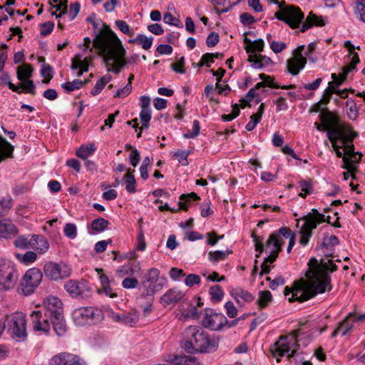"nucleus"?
Instances as JSON below:
<instances>
[{
    "label": "nucleus",
    "mask_w": 365,
    "mask_h": 365,
    "mask_svg": "<svg viewBox=\"0 0 365 365\" xmlns=\"http://www.w3.org/2000/svg\"><path fill=\"white\" fill-rule=\"evenodd\" d=\"M4 322L11 338L17 341H23L27 337L26 315L22 312H15L6 316Z\"/></svg>",
    "instance_id": "nucleus-6"
},
{
    "label": "nucleus",
    "mask_w": 365,
    "mask_h": 365,
    "mask_svg": "<svg viewBox=\"0 0 365 365\" xmlns=\"http://www.w3.org/2000/svg\"><path fill=\"white\" fill-rule=\"evenodd\" d=\"M67 4L68 0H61L58 3H57L56 5H52V8L56 9V11H60L59 14H56V11H52L51 15L56 16V18H60L62 16L67 14Z\"/></svg>",
    "instance_id": "nucleus-50"
},
{
    "label": "nucleus",
    "mask_w": 365,
    "mask_h": 365,
    "mask_svg": "<svg viewBox=\"0 0 365 365\" xmlns=\"http://www.w3.org/2000/svg\"><path fill=\"white\" fill-rule=\"evenodd\" d=\"M291 230L287 227H282L273 232L268 237L266 245L268 248H274L282 251L285 240L290 236Z\"/></svg>",
    "instance_id": "nucleus-17"
},
{
    "label": "nucleus",
    "mask_w": 365,
    "mask_h": 365,
    "mask_svg": "<svg viewBox=\"0 0 365 365\" xmlns=\"http://www.w3.org/2000/svg\"><path fill=\"white\" fill-rule=\"evenodd\" d=\"M320 118L327 129V138L335 151L343 148V144L352 142L358 135L349 125L340 124L338 118L329 111L322 112Z\"/></svg>",
    "instance_id": "nucleus-4"
},
{
    "label": "nucleus",
    "mask_w": 365,
    "mask_h": 365,
    "mask_svg": "<svg viewBox=\"0 0 365 365\" xmlns=\"http://www.w3.org/2000/svg\"><path fill=\"white\" fill-rule=\"evenodd\" d=\"M190 154V151L178 150L174 153L173 156L177 158L179 163H180L182 165L187 166L189 165L187 157Z\"/></svg>",
    "instance_id": "nucleus-52"
},
{
    "label": "nucleus",
    "mask_w": 365,
    "mask_h": 365,
    "mask_svg": "<svg viewBox=\"0 0 365 365\" xmlns=\"http://www.w3.org/2000/svg\"><path fill=\"white\" fill-rule=\"evenodd\" d=\"M198 200H200V197L195 192H192L188 194H182L180 197V208L183 210H187V207L185 205V202L190 201H197Z\"/></svg>",
    "instance_id": "nucleus-45"
},
{
    "label": "nucleus",
    "mask_w": 365,
    "mask_h": 365,
    "mask_svg": "<svg viewBox=\"0 0 365 365\" xmlns=\"http://www.w3.org/2000/svg\"><path fill=\"white\" fill-rule=\"evenodd\" d=\"M279 11L274 14L275 18L287 24L291 28H298L304 19V14L299 7L295 6H286L285 1L277 3Z\"/></svg>",
    "instance_id": "nucleus-7"
},
{
    "label": "nucleus",
    "mask_w": 365,
    "mask_h": 365,
    "mask_svg": "<svg viewBox=\"0 0 365 365\" xmlns=\"http://www.w3.org/2000/svg\"><path fill=\"white\" fill-rule=\"evenodd\" d=\"M140 270V262H128L118 267L116 274L118 277L123 278L126 276H133Z\"/></svg>",
    "instance_id": "nucleus-22"
},
{
    "label": "nucleus",
    "mask_w": 365,
    "mask_h": 365,
    "mask_svg": "<svg viewBox=\"0 0 365 365\" xmlns=\"http://www.w3.org/2000/svg\"><path fill=\"white\" fill-rule=\"evenodd\" d=\"M361 158V155L358 152H355L348 156H344L343 158L344 165L342 168L347 170L349 173H351L352 178H354V173L356 170V168L353 164L359 163Z\"/></svg>",
    "instance_id": "nucleus-26"
},
{
    "label": "nucleus",
    "mask_w": 365,
    "mask_h": 365,
    "mask_svg": "<svg viewBox=\"0 0 365 365\" xmlns=\"http://www.w3.org/2000/svg\"><path fill=\"white\" fill-rule=\"evenodd\" d=\"M49 365H86V362L78 355L69 352H61L52 356Z\"/></svg>",
    "instance_id": "nucleus-16"
},
{
    "label": "nucleus",
    "mask_w": 365,
    "mask_h": 365,
    "mask_svg": "<svg viewBox=\"0 0 365 365\" xmlns=\"http://www.w3.org/2000/svg\"><path fill=\"white\" fill-rule=\"evenodd\" d=\"M298 339L297 336L287 335L281 336L279 339L270 347V351L273 357L276 358L277 361H280V357H292L297 352Z\"/></svg>",
    "instance_id": "nucleus-5"
},
{
    "label": "nucleus",
    "mask_w": 365,
    "mask_h": 365,
    "mask_svg": "<svg viewBox=\"0 0 365 365\" xmlns=\"http://www.w3.org/2000/svg\"><path fill=\"white\" fill-rule=\"evenodd\" d=\"M97 150L94 143H87L81 145L76 150V155L83 159L86 160L88 157L91 156Z\"/></svg>",
    "instance_id": "nucleus-34"
},
{
    "label": "nucleus",
    "mask_w": 365,
    "mask_h": 365,
    "mask_svg": "<svg viewBox=\"0 0 365 365\" xmlns=\"http://www.w3.org/2000/svg\"><path fill=\"white\" fill-rule=\"evenodd\" d=\"M54 23L53 21H46L41 24L40 34L41 36L49 35L53 30Z\"/></svg>",
    "instance_id": "nucleus-60"
},
{
    "label": "nucleus",
    "mask_w": 365,
    "mask_h": 365,
    "mask_svg": "<svg viewBox=\"0 0 365 365\" xmlns=\"http://www.w3.org/2000/svg\"><path fill=\"white\" fill-rule=\"evenodd\" d=\"M259 77L263 81L262 82L265 83V86H268L272 88L288 90L293 89L296 87L294 84L280 86L278 83L274 82L270 76H266L264 73H260Z\"/></svg>",
    "instance_id": "nucleus-35"
},
{
    "label": "nucleus",
    "mask_w": 365,
    "mask_h": 365,
    "mask_svg": "<svg viewBox=\"0 0 365 365\" xmlns=\"http://www.w3.org/2000/svg\"><path fill=\"white\" fill-rule=\"evenodd\" d=\"M93 47L99 50L108 66V72L118 74L120 69L127 64L124 58L125 50L116 34L108 26L104 25L103 29L96 36Z\"/></svg>",
    "instance_id": "nucleus-2"
},
{
    "label": "nucleus",
    "mask_w": 365,
    "mask_h": 365,
    "mask_svg": "<svg viewBox=\"0 0 365 365\" xmlns=\"http://www.w3.org/2000/svg\"><path fill=\"white\" fill-rule=\"evenodd\" d=\"M41 310L44 312V315L51 318L63 314V303L58 297L49 296L43 299Z\"/></svg>",
    "instance_id": "nucleus-19"
},
{
    "label": "nucleus",
    "mask_w": 365,
    "mask_h": 365,
    "mask_svg": "<svg viewBox=\"0 0 365 365\" xmlns=\"http://www.w3.org/2000/svg\"><path fill=\"white\" fill-rule=\"evenodd\" d=\"M125 190L128 192L133 194L136 192V181L133 173H127L124 175Z\"/></svg>",
    "instance_id": "nucleus-41"
},
{
    "label": "nucleus",
    "mask_w": 365,
    "mask_h": 365,
    "mask_svg": "<svg viewBox=\"0 0 365 365\" xmlns=\"http://www.w3.org/2000/svg\"><path fill=\"white\" fill-rule=\"evenodd\" d=\"M33 329L35 331L48 334L51 329L49 317L44 315L41 309L32 311L29 315Z\"/></svg>",
    "instance_id": "nucleus-15"
},
{
    "label": "nucleus",
    "mask_w": 365,
    "mask_h": 365,
    "mask_svg": "<svg viewBox=\"0 0 365 365\" xmlns=\"http://www.w3.org/2000/svg\"><path fill=\"white\" fill-rule=\"evenodd\" d=\"M16 257L23 264L29 265L36 260L37 255L33 251H27L24 255L16 254Z\"/></svg>",
    "instance_id": "nucleus-40"
},
{
    "label": "nucleus",
    "mask_w": 365,
    "mask_h": 365,
    "mask_svg": "<svg viewBox=\"0 0 365 365\" xmlns=\"http://www.w3.org/2000/svg\"><path fill=\"white\" fill-rule=\"evenodd\" d=\"M184 296L181 290L177 288L170 289L161 297L160 303L165 307L176 304L182 301Z\"/></svg>",
    "instance_id": "nucleus-21"
},
{
    "label": "nucleus",
    "mask_w": 365,
    "mask_h": 365,
    "mask_svg": "<svg viewBox=\"0 0 365 365\" xmlns=\"http://www.w3.org/2000/svg\"><path fill=\"white\" fill-rule=\"evenodd\" d=\"M112 79V76L109 74L105 75L101 77L96 83L94 88L91 91V95L97 96L104 88L106 85Z\"/></svg>",
    "instance_id": "nucleus-39"
},
{
    "label": "nucleus",
    "mask_w": 365,
    "mask_h": 365,
    "mask_svg": "<svg viewBox=\"0 0 365 365\" xmlns=\"http://www.w3.org/2000/svg\"><path fill=\"white\" fill-rule=\"evenodd\" d=\"M19 273L16 268L11 264H0V291H9L17 284Z\"/></svg>",
    "instance_id": "nucleus-12"
},
{
    "label": "nucleus",
    "mask_w": 365,
    "mask_h": 365,
    "mask_svg": "<svg viewBox=\"0 0 365 365\" xmlns=\"http://www.w3.org/2000/svg\"><path fill=\"white\" fill-rule=\"evenodd\" d=\"M304 49V45L298 46L294 51V56L287 60V71L293 76L297 75L307 64V58L302 55Z\"/></svg>",
    "instance_id": "nucleus-14"
},
{
    "label": "nucleus",
    "mask_w": 365,
    "mask_h": 365,
    "mask_svg": "<svg viewBox=\"0 0 365 365\" xmlns=\"http://www.w3.org/2000/svg\"><path fill=\"white\" fill-rule=\"evenodd\" d=\"M171 68L178 73H185V57L181 56L180 59L173 64H171Z\"/></svg>",
    "instance_id": "nucleus-61"
},
{
    "label": "nucleus",
    "mask_w": 365,
    "mask_h": 365,
    "mask_svg": "<svg viewBox=\"0 0 365 365\" xmlns=\"http://www.w3.org/2000/svg\"><path fill=\"white\" fill-rule=\"evenodd\" d=\"M31 237L30 239L25 235L19 236L14 241V244L19 249L26 250L31 248Z\"/></svg>",
    "instance_id": "nucleus-49"
},
{
    "label": "nucleus",
    "mask_w": 365,
    "mask_h": 365,
    "mask_svg": "<svg viewBox=\"0 0 365 365\" xmlns=\"http://www.w3.org/2000/svg\"><path fill=\"white\" fill-rule=\"evenodd\" d=\"M115 322L123 323L129 327H133L139 320V316L137 313L126 312L121 314L113 315Z\"/></svg>",
    "instance_id": "nucleus-29"
},
{
    "label": "nucleus",
    "mask_w": 365,
    "mask_h": 365,
    "mask_svg": "<svg viewBox=\"0 0 365 365\" xmlns=\"http://www.w3.org/2000/svg\"><path fill=\"white\" fill-rule=\"evenodd\" d=\"M264 46V42L262 38L253 41L252 45H246L245 49L247 53L256 54V51H262Z\"/></svg>",
    "instance_id": "nucleus-44"
},
{
    "label": "nucleus",
    "mask_w": 365,
    "mask_h": 365,
    "mask_svg": "<svg viewBox=\"0 0 365 365\" xmlns=\"http://www.w3.org/2000/svg\"><path fill=\"white\" fill-rule=\"evenodd\" d=\"M140 118L142 123V127L148 128L149 126V122L151 119V109L141 108Z\"/></svg>",
    "instance_id": "nucleus-53"
},
{
    "label": "nucleus",
    "mask_w": 365,
    "mask_h": 365,
    "mask_svg": "<svg viewBox=\"0 0 365 365\" xmlns=\"http://www.w3.org/2000/svg\"><path fill=\"white\" fill-rule=\"evenodd\" d=\"M0 81L1 83L8 85L9 88L14 92L21 93L19 86H15L11 82L10 76L7 73H4L0 76Z\"/></svg>",
    "instance_id": "nucleus-57"
},
{
    "label": "nucleus",
    "mask_w": 365,
    "mask_h": 365,
    "mask_svg": "<svg viewBox=\"0 0 365 365\" xmlns=\"http://www.w3.org/2000/svg\"><path fill=\"white\" fill-rule=\"evenodd\" d=\"M339 243V240L336 235H331L330 237H326L323 240L322 246L332 248Z\"/></svg>",
    "instance_id": "nucleus-63"
},
{
    "label": "nucleus",
    "mask_w": 365,
    "mask_h": 365,
    "mask_svg": "<svg viewBox=\"0 0 365 365\" xmlns=\"http://www.w3.org/2000/svg\"><path fill=\"white\" fill-rule=\"evenodd\" d=\"M356 13L359 14V19L365 23V0L357 2Z\"/></svg>",
    "instance_id": "nucleus-64"
},
{
    "label": "nucleus",
    "mask_w": 365,
    "mask_h": 365,
    "mask_svg": "<svg viewBox=\"0 0 365 365\" xmlns=\"http://www.w3.org/2000/svg\"><path fill=\"white\" fill-rule=\"evenodd\" d=\"M312 262H314L316 265L307 272V280L300 287L290 289L289 287H286L284 288V294L288 297L289 302H303L314 297L318 294H322L331 289V277L327 271L333 272L337 269V266L331 260H329L328 264H323L321 267L317 264V261L315 259H311L309 264Z\"/></svg>",
    "instance_id": "nucleus-1"
},
{
    "label": "nucleus",
    "mask_w": 365,
    "mask_h": 365,
    "mask_svg": "<svg viewBox=\"0 0 365 365\" xmlns=\"http://www.w3.org/2000/svg\"><path fill=\"white\" fill-rule=\"evenodd\" d=\"M184 334L185 341L182 347L187 353H212L218 348V339L210 336L200 327L190 326Z\"/></svg>",
    "instance_id": "nucleus-3"
},
{
    "label": "nucleus",
    "mask_w": 365,
    "mask_h": 365,
    "mask_svg": "<svg viewBox=\"0 0 365 365\" xmlns=\"http://www.w3.org/2000/svg\"><path fill=\"white\" fill-rule=\"evenodd\" d=\"M42 278L43 274L38 268L33 267L28 269L20 284L22 294L26 296L33 294L42 281Z\"/></svg>",
    "instance_id": "nucleus-11"
},
{
    "label": "nucleus",
    "mask_w": 365,
    "mask_h": 365,
    "mask_svg": "<svg viewBox=\"0 0 365 365\" xmlns=\"http://www.w3.org/2000/svg\"><path fill=\"white\" fill-rule=\"evenodd\" d=\"M323 214L320 213L317 209H312V211L302 218L303 225L299 230L301 237L299 243L302 246H306L310 237L312 236V230L316 229L317 225L324 220Z\"/></svg>",
    "instance_id": "nucleus-8"
},
{
    "label": "nucleus",
    "mask_w": 365,
    "mask_h": 365,
    "mask_svg": "<svg viewBox=\"0 0 365 365\" xmlns=\"http://www.w3.org/2000/svg\"><path fill=\"white\" fill-rule=\"evenodd\" d=\"M230 294L236 302L242 307L252 302L255 299V296L251 292L240 287L233 288L230 291Z\"/></svg>",
    "instance_id": "nucleus-20"
},
{
    "label": "nucleus",
    "mask_w": 365,
    "mask_h": 365,
    "mask_svg": "<svg viewBox=\"0 0 365 365\" xmlns=\"http://www.w3.org/2000/svg\"><path fill=\"white\" fill-rule=\"evenodd\" d=\"M92 59L93 58L91 56L83 58V54L78 53L72 59L71 69L76 70L79 68L87 72Z\"/></svg>",
    "instance_id": "nucleus-28"
},
{
    "label": "nucleus",
    "mask_w": 365,
    "mask_h": 365,
    "mask_svg": "<svg viewBox=\"0 0 365 365\" xmlns=\"http://www.w3.org/2000/svg\"><path fill=\"white\" fill-rule=\"evenodd\" d=\"M86 81L80 79H75L73 81L66 82L61 84V87L68 92H72L75 90L81 88Z\"/></svg>",
    "instance_id": "nucleus-47"
},
{
    "label": "nucleus",
    "mask_w": 365,
    "mask_h": 365,
    "mask_svg": "<svg viewBox=\"0 0 365 365\" xmlns=\"http://www.w3.org/2000/svg\"><path fill=\"white\" fill-rule=\"evenodd\" d=\"M64 289L72 297L87 296L91 291L88 282L85 280H68L64 284Z\"/></svg>",
    "instance_id": "nucleus-18"
},
{
    "label": "nucleus",
    "mask_w": 365,
    "mask_h": 365,
    "mask_svg": "<svg viewBox=\"0 0 365 365\" xmlns=\"http://www.w3.org/2000/svg\"><path fill=\"white\" fill-rule=\"evenodd\" d=\"M18 230L11 220L4 219L0 221V237L9 238L16 235Z\"/></svg>",
    "instance_id": "nucleus-30"
},
{
    "label": "nucleus",
    "mask_w": 365,
    "mask_h": 365,
    "mask_svg": "<svg viewBox=\"0 0 365 365\" xmlns=\"http://www.w3.org/2000/svg\"><path fill=\"white\" fill-rule=\"evenodd\" d=\"M76 325L85 326L100 322L103 319L102 311L93 307H83L75 309L72 313Z\"/></svg>",
    "instance_id": "nucleus-9"
},
{
    "label": "nucleus",
    "mask_w": 365,
    "mask_h": 365,
    "mask_svg": "<svg viewBox=\"0 0 365 365\" xmlns=\"http://www.w3.org/2000/svg\"><path fill=\"white\" fill-rule=\"evenodd\" d=\"M31 248L34 249L40 254H43L48 250L49 244L43 236L34 235L31 236Z\"/></svg>",
    "instance_id": "nucleus-24"
},
{
    "label": "nucleus",
    "mask_w": 365,
    "mask_h": 365,
    "mask_svg": "<svg viewBox=\"0 0 365 365\" xmlns=\"http://www.w3.org/2000/svg\"><path fill=\"white\" fill-rule=\"evenodd\" d=\"M232 253L230 250H217L210 251L208 253V259L212 263L216 264L220 261L225 260Z\"/></svg>",
    "instance_id": "nucleus-36"
},
{
    "label": "nucleus",
    "mask_w": 365,
    "mask_h": 365,
    "mask_svg": "<svg viewBox=\"0 0 365 365\" xmlns=\"http://www.w3.org/2000/svg\"><path fill=\"white\" fill-rule=\"evenodd\" d=\"M115 26L123 34H127L130 36L133 35V32L130 30L129 25L123 20H117L115 22Z\"/></svg>",
    "instance_id": "nucleus-59"
},
{
    "label": "nucleus",
    "mask_w": 365,
    "mask_h": 365,
    "mask_svg": "<svg viewBox=\"0 0 365 365\" xmlns=\"http://www.w3.org/2000/svg\"><path fill=\"white\" fill-rule=\"evenodd\" d=\"M153 37H147L145 35L140 34L135 38L129 39L128 43L139 45L144 50H148L153 45Z\"/></svg>",
    "instance_id": "nucleus-33"
},
{
    "label": "nucleus",
    "mask_w": 365,
    "mask_h": 365,
    "mask_svg": "<svg viewBox=\"0 0 365 365\" xmlns=\"http://www.w3.org/2000/svg\"><path fill=\"white\" fill-rule=\"evenodd\" d=\"M228 323L224 314L212 310L207 311L202 319V324L204 327L215 331L221 329Z\"/></svg>",
    "instance_id": "nucleus-13"
},
{
    "label": "nucleus",
    "mask_w": 365,
    "mask_h": 365,
    "mask_svg": "<svg viewBox=\"0 0 365 365\" xmlns=\"http://www.w3.org/2000/svg\"><path fill=\"white\" fill-rule=\"evenodd\" d=\"M325 24V20L322 16H317L311 11L302 24L301 31L304 32L313 26H323Z\"/></svg>",
    "instance_id": "nucleus-27"
},
{
    "label": "nucleus",
    "mask_w": 365,
    "mask_h": 365,
    "mask_svg": "<svg viewBox=\"0 0 365 365\" xmlns=\"http://www.w3.org/2000/svg\"><path fill=\"white\" fill-rule=\"evenodd\" d=\"M53 327V329L58 336H63L66 332V325L63 313L49 318Z\"/></svg>",
    "instance_id": "nucleus-32"
},
{
    "label": "nucleus",
    "mask_w": 365,
    "mask_h": 365,
    "mask_svg": "<svg viewBox=\"0 0 365 365\" xmlns=\"http://www.w3.org/2000/svg\"><path fill=\"white\" fill-rule=\"evenodd\" d=\"M172 365H199L195 357L190 356H175L171 361Z\"/></svg>",
    "instance_id": "nucleus-37"
},
{
    "label": "nucleus",
    "mask_w": 365,
    "mask_h": 365,
    "mask_svg": "<svg viewBox=\"0 0 365 365\" xmlns=\"http://www.w3.org/2000/svg\"><path fill=\"white\" fill-rule=\"evenodd\" d=\"M346 107L347 108V115L349 119L354 120L358 117V110L356 104L352 99H348L346 102Z\"/></svg>",
    "instance_id": "nucleus-48"
},
{
    "label": "nucleus",
    "mask_w": 365,
    "mask_h": 365,
    "mask_svg": "<svg viewBox=\"0 0 365 365\" xmlns=\"http://www.w3.org/2000/svg\"><path fill=\"white\" fill-rule=\"evenodd\" d=\"M109 222L102 217H98L93 220L91 222V227L93 230L96 232H101L108 228Z\"/></svg>",
    "instance_id": "nucleus-42"
},
{
    "label": "nucleus",
    "mask_w": 365,
    "mask_h": 365,
    "mask_svg": "<svg viewBox=\"0 0 365 365\" xmlns=\"http://www.w3.org/2000/svg\"><path fill=\"white\" fill-rule=\"evenodd\" d=\"M354 316L353 313H349L345 319L341 322L337 328L332 332L331 337H335L338 334L341 336H346L349 334L353 328V322L351 321V317Z\"/></svg>",
    "instance_id": "nucleus-23"
},
{
    "label": "nucleus",
    "mask_w": 365,
    "mask_h": 365,
    "mask_svg": "<svg viewBox=\"0 0 365 365\" xmlns=\"http://www.w3.org/2000/svg\"><path fill=\"white\" fill-rule=\"evenodd\" d=\"M170 277L173 281H180L183 277L185 276V273L183 269L177 268V267H172L170 269L169 272Z\"/></svg>",
    "instance_id": "nucleus-56"
},
{
    "label": "nucleus",
    "mask_w": 365,
    "mask_h": 365,
    "mask_svg": "<svg viewBox=\"0 0 365 365\" xmlns=\"http://www.w3.org/2000/svg\"><path fill=\"white\" fill-rule=\"evenodd\" d=\"M44 275L53 281H58L68 277L71 274V268L63 262L59 263L51 261L46 262L43 267Z\"/></svg>",
    "instance_id": "nucleus-10"
},
{
    "label": "nucleus",
    "mask_w": 365,
    "mask_h": 365,
    "mask_svg": "<svg viewBox=\"0 0 365 365\" xmlns=\"http://www.w3.org/2000/svg\"><path fill=\"white\" fill-rule=\"evenodd\" d=\"M301 192L299 195L302 198H305L307 195L312 192L313 187L310 182L302 180L299 182Z\"/></svg>",
    "instance_id": "nucleus-51"
},
{
    "label": "nucleus",
    "mask_w": 365,
    "mask_h": 365,
    "mask_svg": "<svg viewBox=\"0 0 365 365\" xmlns=\"http://www.w3.org/2000/svg\"><path fill=\"white\" fill-rule=\"evenodd\" d=\"M163 21L165 24L175 26L176 27L182 28V24L180 20L173 16L170 12H166L163 16Z\"/></svg>",
    "instance_id": "nucleus-54"
},
{
    "label": "nucleus",
    "mask_w": 365,
    "mask_h": 365,
    "mask_svg": "<svg viewBox=\"0 0 365 365\" xmlns=\"http://www.w3.org/2000/svg\"><path fill=\"white\" fill-rule=\"evenodd\" d=\"M33 73V68L29 64H24L17 68V78L21 81L29 80Z\"/></svg>",
    "instance_id": "nucleus-38"
},
{
    "label": "nucleus",
    "mask_w": 365,
    "mask_h": 365,
    "mask_svg": "<svg viewBox=\"0 0 365 365\" xmlns=\"http://www.w3.org/2000/svg\"><path fill=\"white\" fill-rule=\"evenodd\" d=\"M14 147L0 135V163L7 158H13Z\"/></svg>",
    "instance_id": "nucleus-31"
},
{
    "label": "nucleus",
    "mask_w": 365,
    "mask_h": 365,
    "mask_svg": "<svg viewBox=\"0 0 365 365\" xmlns=\"http://www.w3.org/2000/svg\"><path fill=\"white\" fill-rule=\"evenodd\" d=\"M139 282L135 277H125L122 282V287L124 289H135L138 287Z\"/></svg>",
    "instance_id": "nucleus-62"
},
{
    "label": "nucleus",
    "mask_w": 365,
    "mask_h": 365,
    "mask_svg": "<svg viewBox=\"0 0 365 365\" xmlns=\"http://www.w3.org/2000/svg\"><path fill=\"white\" fill-rule=\"evenodd\" d=\"M248 61L252 63V66L256 69H261L273 63L269 57L262 54H250Z\"/></svg>",
    "instance_id": "nucleus-25"
},
{
    "label": "nucleus",
    "mask_w": 365,
    "mask_h": 365,
    "mask_svg": "<svg viewBox=\"0 0 365 365\" xmlns=\"http://www.w3.org/2000/svg\"><path fill=\"white\" fill-rule=\"evenodd\" d=\"M184 282L186 286L192 287L193 285H199L201 282V279L199 275L190 274L186 276Z\"/></svg>",
    "instance_id": "nucleus-58"
},
{
    "label": "nucleus",
    "mask_w": 365,
    "mask_h": 365,
    "mask_svg": "<svg viewBox=\"0 0 365 365\" xmlns=\"http://www.w3.org/2000/svg\"><path fill=\"white\" fill-rule=\"evenodd\" d=\"M272 299V295L268 290L259 292L257 304L259 308L263 309L268 306Z\"/></svg>",
    "instance_id": "nucleus-43"
},
{
    "label": "nucleus",
    "mask_w": 365,
    "mask_h": 365,
    "mask_svg": "<svg viewBox=\"0 0 365 365\" xmlns=\"http://www.w3.org/2000/svg\"><path fill=\"white\" fill-rule=\"evenodd\" d=\"M209 294L212 301L215 302H220L224 296V292L220 285H214L210 288Z\"/></svg>",
    "instance_id": "nucleus-46"
},
{
    "label": "nucleus",
    "mask_w": 365,
    "mask_h": 365,
    "mask_svg": "<svg viewBox=\"0 0 365 365\" xmlns=\"http://www.w3.org/2000/svg\"><path fill=\"white\" fill-rule=\"evenodd\" d=\"M63 232L66 237L70 239H74L77 236V228L76 225L72 223L66 224L63 228Z\"/></svg>",
    "instance_id": "nucleus-55"
}]
</instances>
